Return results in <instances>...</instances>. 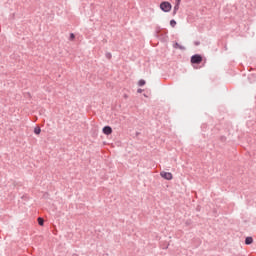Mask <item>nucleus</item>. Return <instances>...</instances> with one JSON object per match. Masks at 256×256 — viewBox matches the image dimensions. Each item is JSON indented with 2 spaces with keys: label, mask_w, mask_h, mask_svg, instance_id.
<instances>
[{
  "label": "nucleus",
  "mask_w": 256,
  "mask_h": 256,
  "mask_svg": "<svg viewBox=\"0 0 256 256\" xmlns=\"http://www.w3.org/2000/svg\"><path fill=\"white\" fill-rule=\"evenodd\" d=\"M172 8H173V6L171 5V3L167 2V1L160 3V9L164 13H169V11H171Z\"/></svg>",
  "instance_id": "obj_1"
},
{
  "label": "nucleus",
  "mask_w": 256,
  "mask_h": 256,
  "mask_svg": "<svg viewBox=\"0 0 256 256\" xmlns=\"http://www.w3.org/2000/svg\"><path fill=\"white\" fill-rule=\"evenodd\" d=\"M201 61H203V57H201V55H199V54L193 55L191 57V63H193L195 65H199V63H201Z\"/></svg>",
  "instance_id": "obj_2"
},
{
  "label": "nucleus",
  "mask_w": 256,
  "mask_h": 256,
  "mask_svg": "<svg viewBox=\"0 0 256 256\" xmlns=\"http://www.w3.org/2000/svg\"><path fill=\"white\" fill-rule=\"evenodd\" d=\"M160 176L162 179H166V181H171V179H173V174L171 172L162 171L160 172Z\"/></svg>",
  "instance_id": "obj_3"
},
{
  "label": "nucleus",
  "mask_w": 256,
  "mask_h": 256,
  "mask_svg": "<svg viewBox=\"0 0 256 256\" xmlns=\"http://www.w3.org/2000/svg\"><path fill=\"white\" fill-rule=\"evenodd\" d=\"M102 131L104 135H111V133H113V128L110 126H105Z\"/></svg>",
  "instance_id": "obj_4"
},
{
  "label": "nucleus",
  "mask_w": 256,
  "mask_h": 256,
  "mask_svg": "<svg viewBox=\"0 0 256 256\" xmlns=\"http://www.w3.org/2000/svg\"><path fill=\"white\" fill-rule=\"evenodd\" d=\"M174 49H180L181 51H185V46L180 45L179 43L174 44Z\"/></svg>",
  "instance_id": "obj_5"
},
{
  "label": "nucleus",
  "mask_w": 256,
  "mask_h": 256,
  "mask_svg": "<svg viewBox=\"0 0 256 256\" xmlns=\"http://www.w3.org/2000/svg\"><path fill=\"white\" fill-rule=\"evenodd\" d=\"M179 11V4H175L172 15L175 17L177 15V12Z\"/></svg>",
  "instance_id": "obj_6"
},
{
  "label": "nucleus",
  "mask_w": 256,
  "mask_h": 256,
  "mask_svg": "<svg viewBox=\"0 0 256 256\" xmlns=\"http://www.w3.org/2000/svg\"><path fill=\"white\" fill-rule=\"evenodd\" d=\"M251 243H253V237H246L245 244L246 245H251Z\"/></svg>",
  "instance_id": "obj_7"
},
{
  "label": "nucleus",
  "mask_w": 256,
  "mask_h": 256,
  "mask_svg": "<svg viewBox=\"0 0 256 256\" xmlns=\"http://www.w3.org/2000/svg\"><path fill=\"white\" fill-rule=\"evenodd\" d=\"M34 133H35V135H40L41 134V128L40 127H35L34 128Z\"/></svg>",
  "instance_id": "obj_8"
},
{
  "label": "nucleus",
  "mask_w": 256,
  "mask_h": 256,
  "mask_svg": "<svg viewBox=\"0 0 256 256\" xmlns=\"http://www.w3.org/2000/svg\"><path fill=\"white\" fill-rule=\"evenodd\" d=\"M44 223H45V220H43V218H38V224H39L41 227H43Z\"/></svg>",
  "instance_id": "obj_9"
},
{
  "label": "nucleus",
  "mask_w": 256,
  "mask_h": 256,
  "mask_svg": "<svg viewBox=\"0 0 256 256\" xmlns=\"http://www.w3.org/2000/svg\"><path fill=\"white\" fill-rule=\"evenodd\" d=\"M170 25H171L172 27H176L177 21L171 20V21H170Z\"/></svg>",
  "instance_id": "obj_10"
},
{
  "label": "nucleus",
  "mask_w": 256,
  "mask_h": 256,
  "mask_svg": "<svg viewBox=\"0 0 256 256\" xmlns=\"http://www.w3.org/2000/svg\"><path fill=\"white\" fill-rule=\"evenodd\" d=\"M138 85H139V87H143V85H145V80H140L138 82Z\"/></svg>",
  "instance_id": "obj_11"
},
{
  "label": "nucleus",
  "mask_w": 256,
  "mask_h": 256,
  "mask_svg": "<svg viewBox=\"0 0 256 256\" xmlns=\"http://www.w3.org/2000/svg\"><path fill=\"white\" fill-rule=\"evenodd\" d=\"M105 57H106V59H111L112 55H111L110 52H108V53L105 54Z\"/></svg>",
  "instance_id": "obj_12"
},
{
  "label": "nucleus",
  "mask_w": 256,
  "mask_h": 256,
  "mask_svg": "<svg viewBox=\"0 0 256 256\" xmlns=\"http://www.w3.org/2000/svg\"><path fill=\"white\" fill-rule=\"evenodd\" d=\"M73 39H75V34L71 33L70 34V41H73Z\"/></svg>",
  "instance_id": "obj_13"
},
{
  "label": "nucleus",
  "mask_w": 256,
  "mask_h": 256,
  "mask_svg": "<svg viewBox=\"0 0 256 256\" xmlns=\"http://www.w3.org/2000/svg\"><path fill=\"white\" fill-rule=\"evenodd\" d=\"M175 5H181V0H175Z\"/></svg>",
  "instance_id": "obj_14"
},
{
  "label": "nucleus",
  "mask_w": 256,
  "mask_h": 256,
  "mask_svg": "<svg viewBox=\"0 0 256 256\" xmlns=\"http://www.w3.org/2000/svg\"><path fill=\"white\" fill-rule=\"evenodd\" d=\"M142 91H143V90H141V89H138V93H142Z\"/></svg>",
  "instance_id": "obj_15"
}]
</instances>
